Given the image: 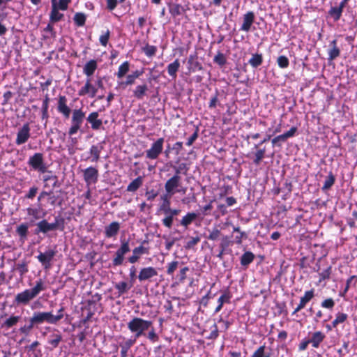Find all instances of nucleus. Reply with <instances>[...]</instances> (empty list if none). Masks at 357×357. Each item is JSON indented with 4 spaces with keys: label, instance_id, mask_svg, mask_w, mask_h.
I'll return each mask as SVG.
<instances>
[{
    "label": "nucleus",
    "instance_id": "nucleus-1",
    "mask_svg": "<svg viewBox=\"0 0 357 357\" xmlns=\"http://www.w3.org/2000/svg\"><path fill=\"white\" fill-rule=\"evenodd\" d=\"M45 289V286L42 280L39 279L36 281L35 286L31 289H26L16 294L14 298V303L17 305H28L38 295Z\"/></svg>",
    "mask_w": 357,
    "mask_h": 357
},
{
    "label": "nucleus",
    "instance_id": "nucleus-2",
    "mask_svg": "<svg viewBox=\"0 0 357 357\" xmlns=\"http://www.w3.org/2000/svg\"><path fill=\"white\" fill-rule=\"evenodd\" d=\"M36 229L34 234L38 235L39 234H47L49 232L56 230L63 231L65 227L64 218L56 216L54 218V222H49L47 220L43 219L36 224Z\"/></svg>",
    "mask_w": 357,
    "mask_h": 357
},
{
    "label": "nucleus",
    "instance_id": "nucleus-3",
    "mask_svg": "<svg viewBox=\"0 0 357 357\" xmlns=\"http://www.w3.org/2000/svg\"><path fill=\"white\" fill-rule=\"evenodd\" d=\"M152 325L153 322L151 321L139 317H135L127 324L128 328L134 334L135 340L138 337L145 335V332L149 330Z\"/></svg>",
    "mask_w": 357,
    "mask_h": 357
},
{
    "label": "nucleus",
    "instance_id": "nucleus-4",
    "mask_svg": "<svg viewBox=\"0 0 357 357\" xmlns=\"http://www.w3.org/2000/svg\"><path fill=\"white\" fill-rule=\"evenodd\" d=\"M85 112L82 109H75L72 112L71 126L68 130V135L72 136L76 134L81 128L85 119Z\"/></svg>",
    "mask_w": 357,
    "mask_h": 357
},
{
    "label": "nucleus",
    "instance_id": "nucleus-5",
    "mask_svg": "<svg viewBox=\"0 0 357 357\" xmlns=\"http://www.w3.org/2000/svg\"><path fill=\"white\" fill-rule=\"evenodd\" d=\"M349 1L350 0H342L340 3L334 2L327 13V17L332 19L334 22H338L342 15L344 8Z\"/></svg>",
    "mask_w": 357,
    "mask_h": 357
},
{
    "label": "nucleus",
    "instance_id": "nucleus-6",
    "mask_svg": "<svg viewBox=\"0 0 357 357\" xmlns=\"http://www.w3.org/2000/svg\"><path fill=\"white\" fill-rule=\"evenodd\" d=\"M130 251L129 241L128 240H121L119 248L116 251L114 257L112 259V265L119 266L123 264L125 255Z\"/></svg>",
    "mask_w": 357,
    "mask_h": 357
},
{
    "label": "nucleus",
    "instance_id": "nucleus-7",
    "mask_svg": "<svg viewBox=\"0 0 357 357\" xmlns=\"http://www.w3.org/2000/svg\"><path fill=\"white\" fill-rule=\"evenodd\" d=\"M28 165L34 170L40 173H45L47 170V167L44 161L43 154L36 153L31 156L28 160Z\"/></svg>",
    "mask_w": 357,
    "mask_h": 357
},
{
    "label": "nucleus",
    "instance_id": "nucleus-8",
    "mask_svg": "<svg viewBox=\"0 0 357 357\" xmlns=\"http://www.w3.org/2000/svg\"><path fill=\"white\" fill-rule=\"evenodd\" d=\"M164 142V138L160 137L152 143L150 149L145 151L146 158L149 160L157 159L162 153Z\"/></svg>",
    "mask_w": 357,
    "mask_h": 357
},
{
    "label": "nucleus",
    "instance_id": "nucleus-9",
    "mask_svg": "<svg viewBox=\"0 0 357 357\" xmlns=\"http://www.w3.org/2000/svg\"><path fill=\"white\" fill-rule=\"evenodd\" d=\"M56 254V250L49 249L45 252H40L36 258L45 269H49L52 266V261H53Z\"/></svg>",
    "mask_w": 357,
    "mask_h": 357
},
{
    "label": "nucleus",
    "instance_id": "nucleus-10",
    "mask_svg": "<svg viewBox=\"0 0 357 357\" xmlns=\"http://www.w3.org/2000/svg\"><path fill=\"white\" fill-rule=\"evenodd\" d=\"M218 335V326L213 320H208L205 322L202 329V336L207 339H214Z\"/></svg>",
    "mask_w": 357,
    "mask_h": 357
},
{
    "label": "nucleus",
    "instance_id": "nucleus-11",
    "mask_svg": "<svg viewBox=\"0 0 357 357\" xmlns=\"http://www.w3.org/2000/svg\"><path fill=\"white\" fill-rule=\"evenodd\" d=\"M32 317L36 321L37 326L45 322L53 324V321L56 319V317H53V314L51 312H35Z\"/></svg>",
    "mask_w": 357,
    "mask_h": 357
},
{
    "label": "nucleus",
    "instance_id": "nucleus-12",
    "mask_svg": "<svg viewBox=\"0 0 357 357\" xmlns=\"http://www.w3.org/2000/svg\"><path fill=\"white\" fill-rule=\"evenodd\" d=\"M98 176V170L94 167L91 166L83 170L84 180L87 185L96 183Z\"/></svg>",
    "mask_w": 357,
    "mask_h": 357
},
{
    "label": "nucleus",
    "instance_id": "nucleus-13",
    "mask_svg": "<svg viewBox=\"0 0 357 357\" xmlns=\"http://www.w3.org/2000/svg\"><path fill=\"white\" fill-rule=\"evenodd\" d=\"M309 340L312 348L317 349L326 338L325 333L321 331L309 333Z\"/></svg>",
    "mask_w": 357,
    "mask_h": 357
},
{
    "label": "nucleus",
    "instance_id": "nucleus-14",
    "mask_svg": "<svg viewBox=\"0 0 357 357\" xmlns=\"http://www.w3.org/2000/svg\"><path fill=\"white\" fill-rule=\"evenodd\" d=\"M30 126L29 123L23 125V126L18 130L17 133V138L15 143L17 145H21L26 143L30 137Z\"/></svg>",
    "mask_w": 357,
    "mask_h": 357
},
{
    "label": "nucleus",
    "instance_id": "nucleus-15",
    "mask_svg": "<svg viewBox=\"0 0 357 357\" xmlns=\"http://www.w3.org/2000/svg\"><path fill=\"white\" fill-rule=\"evenodd\" d=\"M255 15L253 11H248L243 15V22L240 29L248 32L255 22Z\"/></svg>",
    "mask_w": 357,
    "mask_h": 357
},
{
    "label": "nucleus",
    "instance_id": "nucleus-16",
    "mask_svg": "<svg viewBox=\"0 0 357 357\" xmlns=\"http://www.w3.org/2000/svg\"><path fill=\"white\" fill-rule=\"evenodd\" d=\"M97 91V88L91 84V79H87L84 86L78 91V95L79 96L89 95L90 98H94L96 96Z\"/></svg>",
    "mask_w": 357,
    "mask_h": 357
},
{
    "label": "nucleus",
    "instance_id": "nucleus-17",
    "mask_svg": "<svg viewBox=\"0 0 357 357\" xmlns=\"http://www.w3.org/2000/svg\"><path fill=\"white\" fill-rule=\"evenodd\" d=\"M105 141L100 142L97 144L92 145L89 149L91 155L90 161L92 162H97L100 158V153L104 149Z\"/></svg>",
    "mask_w": 357,
    "mask_h": 357
},
{
    "label": "nucleus",
    "instance_id": "nucleus-18",
    "mask_svg": "<svg viewBox=\"0 0 357 357\" xmlns=\"http://www.w3.org/2000/svg\"><path fill=\"white\" fill-rule=\"evenodd\" d=\"M57 110L65 118H69L71 113L70 108L67 105V98L65 96H59Z\"/></svg>",
    "mask_w": 357,
    "mask_h": 357
},
{
    "label": "nucleus",
    "instance_id": "nucleus-19",
    "mask_svg": "<svg viewBox=\"0 0 357 357\" xmlns=\"http://www.w3.org/2000/svg\"><path fill=\"white\" fill-rule=\"evenodd\" d=\"M121 226L118 222H112L105 227L104 234L106 238H114L119 232Z\"/></svg>",
    "mask_w": 357,
    "mask_h": 357
},
{
    "label": "nucleus",
    "instance_id": "nucleus-20",
    "mask_svg": "<svg viewBox=\"0 0 357 357\" xmlns=\"http://www.w3.org/2000/svg\"><path fill=\"white\" fill-rule=\"evenodd\" d=\"M158 275V271L153 267L149 266L143 268L140 270L138 279L139 281H144L149 280Z\"/></svg>",
    "mask_w": 357,
    "mask_h": 357
},
{
    "label": "nucleus",
    "instance_id": "nucleus-21",
    "mask_svg": "<svg viewBox=\"0 0 357 357\" xmlns=\"http://www.w3.org/2000/svg\"><path fill=\"white\" fill-rule=\"evenodd\" d=\"M181 176L177 174L174 175L165 183V188L166 192L169 194H174V190L179 186Z\"/></svg>",
    "mask_w": 357,
    "mask_h": 357
},
{
    "label": "nucleus",
    "instance_id": "nucleus-22",
    "mask_svg": "<svg viewBox=\"0 0 357 357\" xmlns=\"http://www.w3.org/2000/svg\"><path fill=\"white\" fill-rule=\"evenodd\" d=\"M29 224L23 222L19 225L15 229L17 235L19 236L20 241L24 243L28 238L29 235Z\"/></svg>",
    "mask_w": 357,
    "mask_h": 357
},
{
    "label": "nucleus",
    "instance_id": "nucleus-23",
    "mask_svg": "<svg viewBox=\"0 0 357 357\" xmlns=\"http://www.w3.org/2000/svg\"><path fill=\"white\" fill-rule=\"evenodd\" d=\"M98 112H93L90 113L86 118V121L91 125V128L94 130H99L102 125V121L98 119Z\"/></svg>",
    "mask_w": 357,
    "mask_h": 357
},
{
    "label": "nucleus",
    "instance_id": "nucleus-24",
    "mask_svg": "<svg viewBox=\"0 0 357 357\" xmlns=\"http://www.w3.org/2000/svg\"><path fill=\"white\" fill-rule=\"evenodd\" d=\"M148 249L143 245H139L132 250V255L128 258V261L131 264L136 263L142 255L147 254Z\"/></svg>",
    "mask_w": 357,
    "mask_h": 357
},
{
    "label": "nucleus",
    "instance_id": "nucleus-25",
    "mask_svg": "<svg viewBox=\"0 0 357 357\" xmlns=\"http://www.w3.org/2000/svg\"><path fill=\"white\" fill-rule=\"evenodd\" d=\"M169 13L173 17H176L177 16L183 15L185 10L184 7L177 3L170 2L167 4Z\"/></svg>",
    "mask_w": 357,
    "mask_h": 357
},
{
    "label": "nucleus",
    "instance_id": "nucleus-26",
    "mask_svg": "<svg viewBox=\"0 0 357 357\" xmlns=\"http://www.w3.org/2000/svg\"><path fill=\"white\" fill-rule=\"evenodd\" d=\"M220 234V230L218 229V227L215 226L212 229H206L204 234V236L206 239L215 241L219 238Z\"/></svg>",
    "mask_w": 357,
    "mask_h": 357
},
{
    "label": "nucleus",
    "instance_id": "nucleus-27",
    "mask_svg": "<svg viewBox=\"0 0 357 357\" xmlns=\"http://www.w3.org/2000/svg\"><path fill=\"white\" fill-rule=\"evenodd\" d=\"M97 66L96 61L91 59L84 65L83 72L86 76L90 77L94 73Z\"/></svg>",
    "mask_w": 357,
    "mask_h": 357
},
{
    "label": "nucleus",
    "instance_id": "nucleus-28",
    "mask_svg": "<svg viewBox=\"0 0 357 357\" xmlns=\"http://www.w3.org/2000/svg\"><path fill=\"white\" fill-rule=\"evenodd\" d=\"M135 339H128L123 343L120 344V347L121 348V357H127L128 351L131 348V347L135 343Z\"/></svg>",
    "mask_w": 357,
    "mask_h": 357
},
{
    "label": "nucleus",
    "instance_id": "nucleus-29",
    "mask_svg": "<svg viewBox=\"0 0 357 357\" xmlns=\"http://www.w3.org/2000/svg\"><path fill=\"white\" fill-rule=\"evenodd\" d=\"M143 183V178L142 176H138L135 178L130 184L127 186L126 190L128 192H134L137 191Z\"/></svg>",
    "mask_w": 357,
    "mask_h": 357
},
{
    "label": "nucleus",
    "instance_id": "nucleus-30",
    "mask_svg": "<svg viewBox=\"0 0 357 357\" xmlns=\"http://www.w3.org/2000/svg\"><path fill=\"white\" fill-rule=\"evenodd\" d=\"M148 91V86L146 84L138 85L133 91V96L138 100L143 99Z\"/></svg>",
    "mask_w": 357,
    "mask_h": 357
},
{
    "label": "nucleus",
    "instance_id": "nucleus-31",
    "mask_svg": "<svg viewBox=\"0 0 357 357\" xmlns=\"http://www.w3.org/2000/svg\"><path fill=\"white\" fill-rule=\"evenodd\" d=\"M348 317H349L348 314L346 313L340 312H337L335 314V318L332 321V326L333 327V328H337V326L339 324H343L345 321H347L348 319Z\"/></svg>",
    "mask_w": 357,
    "mask_h": 357
},
{
    "label": "nucleus",
    "instance_id": "nucleus-32",
    "mask_svg": "<svg viewBox=\"0 0 357 357\" xmlns=\"http://www.w3.org/2000/svg\"><path fill=\"white\" fill-rule=\"evenodd\" d=\"M59 9H58L56 4L53 3L52 8L50 13V20L52 22H57L62 20L63 17V14L59 13Z\"/></svg>",
    "mask_w": 357,
    "mask_h": 357
},
{
    "label": "nucleus",
    "instance_id": "nucleus-33",
    "mask_svg": "<svg viewBox=\"0 0 357 357\" xmlns=\"http://www.w3.org/2000/svg\"><path fill=\"white\" fill-rule=\"evenodd\" d=\"M231 295L229 291H225L218 298L219 305L216 307L215 311H219L224 303H229Z\"/></svg>",
    "mask_w": 357,
    "mask_h": 357
},
{
    "label": "nucleus",
    "instance_id": "nucleus-34",
    "mask_svg": "<svg viewBox=\"0 0 357 357\" xmlns=\"http://www.w3.org/2000/svg\"><path fill=\"white\" fill-rule=\"evenodd\" d=\"M86 20V15L84 13H76L73 17L75 24L78 27L84 26Z\"/></svg>",
    "mask_w": 357,
    "mask_h": 357
},
{
    "label": "nucleus",
    "instance_id": "nucleus-35",
    "mask_svg": "<svg viewBox=\"0 0 357 357\" xmlns=\"http://www.w3.org/2000/svg\"><path fill=\"white\" fill-rule=\"evenodd\" d=\"M180 67V63L176 59L167 66V73L174 79L176 77V73Z\"/></svg>",
    "mask_w": 357,
    "mask_h": 357
},
{
    "label": "nucleus",
    "instance_id": "nucleus-36",
    "mask_svg": "<svg viewBox=\"0 0 357 357\" xmlns=\"http://www.w3.org/2000/svg\"><path fill=\"white\" fill-rule=\"evenodd\" d=\"M335 182V176L332 172H330L328 175L326 176L324 185L321 188L323 191L329 190Z\"/></svg>",
    "mask_w": 357,
    "mask_h": 357
},
{
    "label": "nucleus",
    "instance_id": "nucleus-37",
    "mask_svg": "<svg viewBox=\"0 0 357 357\" xmlns=\"http://www.w3.org/2000/svg\"><path fill=\"white\" fill-rule=\"evenodd\" d=\"M254 259L255 255L252 252H245L241 257V264L247 266L253 261Z\"/></svg>",
    "mask_w": 357,
    "mask_h": 357
},
{
    "label": "nucleus",
    "instance_id": "nucleus-38",
    "mask_svg": "<svg viewBox=\"0 0 357 357\" xmlns=\"http://www.w3.org/2000/svg\"><path fill=\"white\" fill-rule=\"evenodd\" d=\"M62 340V336L59 333H54L50 336L48 344H50L53 349L58 347L59 343Z\"/></svg>",
    "mask_w": 357,
    "mask_h": 357
},
{
    "label": "nucleus",
    "instance_id": "nucleus-39",
    "mask_svg": "<svg viewBox=\"0 0 357 357\" xmlns=\"http://www.w3.org/2000/svg\"><path fill=\"white\" fill-rule=\"evenodd\" d=\"M197 217V214L195 213H188L185 215L181 221V224L187 227L190 225Z\"/></svg>",
    "mask_w": 357,
    "mask_h": 357
},
{
    "label": "nucleus",
    "instance_id": "nucleus-40",
    "mask_svg": "<svg viewBox=\"0 0 357 357\" xmlns=\"http://www.w3.org/2000/svg\"><path fill=\"white\" fill-rule=\"evenodd\" d=\"M265 344L259 347L250 357H271V353H266L265 351Z\"/></svg>",
    "mask_w": 357,
    "mask_h": 357
},
{
    "label": "nucleus",
    "instance_id": "nucleus-41",
    "mask_svg": "<svg viewBox=\"0 0 357 357\" xmlns=\"http://www.w3.org/2000/svg\"><path fill=\"white\" fill-rule=\"evenodd\" d=\"M129 67L130 64L128 61L123 62L120 66L119 67L118 72L116 73V76L119 79L122 78L124 77L126 73L129 71Z\"/></svg>",
    "mask_w": 357,
    "mask_h": 357
},
{
    "label": "nucleus",
    "instance_id": "nucleus-42",
    "mask_svg": "<svg viewBox=\"0 0 357 357\" xmlns=\"http://www.w3.org/2000/svg\"><path fill=\"white\" fill-rule=\"evenodd\" d=\"M21 317L20 316H11L8 319H7L3 323V326L10 328L14 326H15L17 322L20 320Z\"/></svg>",
    "mask_w": 357,
    "mask_h": 357
},
{
    "label": "nucleus",
    "instance_id": "nucleus-43",
    "mask_svg": "<svg viewBox=\"0 0 357 357\" xmlns=\"http://www.w3.org/2000/svg\"><path fill=\"white\" fill-rule=\"evenodd\" d=\"M262 61H263V59H262L261 54H255L252 55L251 59L249 60V63L253 68H257L262 63Z\"/></svg>",
    "mask_w": 357,
    "mask_h": 357
},
{
    "label": "nucleus",
    "instance_id": "nucleus-44",
    "mask_svg": "<svg viewBox=\"0 0 357 357\" xmlns=\"http://www.w3.org/2000/svg\"><path fill=\"white\" fill-rule=\"evenodd\" d=\"M266 153V149H259L255 153V159L253 160V162L256 165H259L260 162L264 158Z\"/></svg>",
    "mask_w": 357,
    "mask_h": 357
},
{
    "label": "nucleus",
    "instance_id": "nucleus-45",
    "mask_svg": "<svg viewBox=\"0 0 357 357\" xmlns=\"http://www.w3.org/2000/svg\"><path fill=\"white\" fill-rule=\"evenodd\" d=\"M161 198L163 202L160 206V210L162 211L166 215H167L169 214V211H170L169 199L168 198L167 195H163Z\"/></svg>",
    "mask_w": 357,
    "mask_h": 357
},
{
    "label": "nucleus",
    "instance_id": "nucleus-46",
    "mask_svg": "<svg viewBox=\"0 0 357 357\" xmlns=\"http://www.w3.org/2000/svg\"><path fill=\"white\" fill-rule=\"evenodd\" d=\"M335 305V301L332 298H326L321 303V307L328 309L330 311L333 310Z\"/></svg>",
    "mask_w": 357,
    "mask_h": 357
},
{
    "label": "nucleus",
    "instance_id": "nucleus-47",
    "mask_svg": "<svg viewBox=\"0 0 357 357\" xmlns=\"http://www.w3.org/2000/svg\"><path fill=\"white\" fill-rule=\"evenodd\" d=\"M116 289L118 290L119 294L122 295L126 293L129 289L128 284L126 282L122 281L115 284Z\"/></svg>",
    "mask_w": 357,
    "mask_h": 357
},
{
    "label": "nucleus",
    "instance_id": "nucleus-48",
    "mask_svg": "<svg viewBox=\"0 0 357 357\" xmlns=\"http://www.w3.org/2000/svg\"><path fill=\"white\" fill-rule=\"evenodd\" d=\"M331 273L332 267L331 266H329L326 269H325L324 271L319 273V282H321L322 281L326 280H329L331 278Z\"/></svg>",
    "mask_w": 357,
    "mask_h": 357
},
{
    "label": "nucleus",
    "instance_id": "nucleus-49",
    "mask_svg": "<svg viewBox=\"0 0 357 357\" xmlns=\"http://www.w3.org/2000/svg\"><path fill=\"white\" fill-rule=\"evenodd\" d=\"M16 269L19 272L20 276H23L25 273H26L29 271L27 263L26 261L18 263L16 265Z\"/></svg>",
    "mask_w": 357,
    "mask_h": 357
},
{
    "label": "nucleus",
    "instance_id": "nucleus-50",
    "mask_svg": "<svg viewBox=\"0 0 357 357\" xmlns=\"http://www.w3.org/2000/svg\"><path fill=\"white\" fill-rule=\"evenodd\" d=\"M340 53V50L339 48L337 47V46H333L332 48L328 50V60L333 61L335 59L337 56H339Z\"/></svg>",
    "mask_w": 357,
    "mask_h": 357
},
{
    "label": "nucleus",
    "instance_id": "nucleus-51",
    "mask_svg": "<svg viewBox=\"0 0 357 357\" xmlns=\"http://www.w3.org/2000/svg\"><path fill=\"white\" fill-rule=\"evenodd\" d=\"M213 61L215 63L219 65L220 66H222L226 63V58L225 56L221 53L218 52L214 57Z\"/></svg>",
    "mask_w": 357,
    "mask_h": 357
},
{
    "label": "nucleus",
    "instance_id": "nucleus-52",
    "mask_svg": "<svg viewBox=\"0 0 357 357\" xmlns=\"http://www.w3.org/2000/svg\"><path fill=\"white\" fill-rule=\"evenodd\" d=\"M278 65L281 68H286L289 66V61L287 56H280L277 60Z\"/></svg>",
    "mask_w": 357,
    "mask_h": 357
},
{
    "label": "nucleus",
    "instance_id": "nucleus-53",
    "mask_svg": "<svg viewBox=\"0 0 357 357\" xmlns=\"http://www.w3.org/2000/svg\"><path fill=\"white\" fill-rule=\"evenodd\" d=\"M174 169H175V174L178 176L180 174H186L188 169L185 163H180L178 166L174 167Z\"/></svg>",
    "mask_w": 357,
    "mask_h": 357
},
{
    "label": "nucleus",
    "instance_id": "nucleus-54",
    "mask_svg": "<svg viewBox=\"0 0 357 357\" xmlns=\"http://www.w3.org/2000/svg\"><path fill=\"white\" fill-rule=\"evenodd\" d=\"M200 241V238L198 236L195 237L190 238L187 242L185 245V248L186 249H191L193 248L195 245H197Z\"/></svg>",
    "mask_w": 357,
    "mask_h": 357
},
{
    "label": "nucleus",
    "instance_id": "nucleus-55",
    "mask_svg": "<svg viewBox=\"0 0 357 357\" xmlns=\"http://www.w3.org/2000/svg\"><path fill=\"white\" fill-rule=\"evenodd\" d=\"M135 82V79L130 74L126 77V81L121 82L119 84L121 87H122L123 89H125L126 87V86L131 85V84H134Z\"/></svg>",
    "mask_w": 357,
    "mask_h": 357
},
{
    "label": "nucleus",
    "instance_id": "nucleus-56",
    "mask_svg": "<svg viewBox=\"0 0 357 357\" xmlns=\"http://www.w3.org/2000/svg\"><path fill=\"white\" fill-rule=\"evenodd\" d=\"M110 32L109 30L103 31L99 37V40L101 45H107L109 38Z\"/></svg>",
    "mask_w": 357,
    "mask_h": 357
},
{
    "label": "nucleus",
    "instance_id": "nucleus-57",
    "mask_svg": "<svg viewBox=\"0 0 357 357\" xmlns=\"http://www.w3.org/2000/svg\"><path fill=\"white\" fill-rule=\"evenodd\" d=\"M38 190V188L33 185L30 188L29 192L25 195L24 198L32 199L36 195Z\"/></svg>",
    "mask_w": 357,
    "mask_h": 357
},
{
    "label": "nucleus",
    "instance_id": "nucleus-58",
    "mask_svg": "<svg viewBox=\"0 0 357 357\" xmlns=\"http://www.w3.org/2000/svg\"><path fill=\"white\" fill-rule=\"evenodd\" d=\"M142 51L148 56H152L156 52L155 46H143Z\"/></svg>",
    "mask_w": 357,
    "mask_h": 357
},
{
    "label": "nucleus",
    "instance_id": "nucleus-59",
    "mask_svg": "<svg viewBox=\"0 0 357 357\" xmlns=\"http://www.w3.org/2000/svg\"><path fill=\"white\" fill-rule=\"evenodd\" d=\"M178 265V261H174L168 264L167 273L168 275H172L173 273L176 270Z\"/></svg>",
    "mask_w": 357,
    "mask_h": 357
},
{
    "label": "nucleus",
    "instance_id": "nucleus-60",
    "mask_svg": "<svg viewBox=\"0 0 357 357\" xmlns=\"http://www.w3.org/2000/svg\"><path fill=\"white\" fill-rule=\"evenodd\" d=\"M172 147V151L174 153L178 155L181 153V150L183 149V142H177L174 144H173Z\"/></svg>",
    "mask_w": 357,
    "mask_h": 357
},
{
    "label": "nucleus",
    "instance_id": "nucleus-61",
    "mask_svg": "<svg viewBox=\"0 0 357 357\" xmlns=\"http://www.w3.org/2000/svg\"><path fill=\"white\" fill-rule=\"evenodd\" d=\"M296 132H297V128L295 126H293L288 131L283 133L282 136L284 137V139L287 140V139L294 137Z\"/></svg>",
    "mask_w": 357,
    "mask_h": 357
},
{
    "label": "nucleus",
    "instance_id": "nucleus-62",
    "mask_svg": "<svg viewBox=\"0 0 357 357\" xmlns=\"http://www.w3.org/2000/svg\"><path fill=\"white\" fill-rule=\"evenodd\" d=\"M314 296V290L313 289L306 291L301 298L309 303Z\"/></svg>",
    "mask_w": 357,
    "mask_h": 357
},
{
    "label": "nucleus",
    "instance_id": "nucleus-63",
    "mask_svg": "<svg viewBox=\"0 0 357 357\" xmlns=\"http://www.w3.org/2000/svg\"><path fill=\"white\" fill-rule=\"evenodd\" d=\"M309 344H310L309 338L303 339L298 344V351H303L306 350Z\"/></svg>",
    "mask_w": 357,
    "mask_h": 357
},
{
    "label": "nucleus",
    "instance_id": "nucleus-64",
    "mask_svg": "<svg viewBox=\"0 0 357 357\" xmlns=\"http://www.w3.org/2000/svg\"><path fill=\"white\" fill-rule=\"evenodd\" d=\"M26 213L28 215L32 216L35 219H38L39 210L36 208L29 207L26 208Z\"/></svg>",
    "mask_w": 357,
    "mask_h": 357
}]
</instances>
